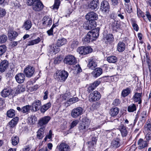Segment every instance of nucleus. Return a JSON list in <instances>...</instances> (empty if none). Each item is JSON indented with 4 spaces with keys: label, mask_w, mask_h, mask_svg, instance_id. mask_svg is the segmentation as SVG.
<instances>
[{
    "label": "nucleus",
    "mask_w": 151,
    "mask_h": 151,
    "mask_svg": "<svg viewBox=\"0 0 151 151\" xmlns=\"http://www.w3.org/2000/svg\"><path fill=\"white\" fill-rule=\"evenodd\" d=\"M7 40V37L5 35L3 34L0 35V43H5Z\"/></svg>",
    "instance_id": "a18cd8bd"
},
{
    "label": "nucleus",
    "mask_w": 151,
    "mask_h": 151,
    "mask_svg": "<svg viewBox=\"0 0 151 151\" xmlns=\"http://www.w3.org/2000/svg\"><path fill=\"white\" fill-rule=\"evenodd\" d=\"M49 47L51 49V51H52L54 52L55 53L58 52L60 51V49L58 48H56V47H55V48L54 47V45H52L49 46Z\"/></svg>",
    "instance_id": "6e6d98bb"
},
{
    "label": "nucleus",
    "mask_w": 151,
    "mask_h": 151,
    "mask_svg": "<svg viewBox=\"0 0 151 151\" xmlns=\"http://www.w3.org/2000/svg\"><path fill=\"white\" fill-rule=\"evenodd\" d=\"M64 62L67 65H73L76 63V60L75 57L71 55H68L65 56Z\"/></svg>",
    "instance_id": "f257e3e1"
},
{
    "label": "nucleus",
    "mask_w": 151,
    "mask_h": 151,
    "mask_svg": "<svg viewBox=\"0 0 151 151\" xmlns=\"http://www.w3.org/2000/svg\"><path fill=\"white\" fill-rule=\"evenodd\" d=\"M8 65L9 63L7 61L4 60L2 61L0 65V72L3 73L8 68Z\"/></svg>",
    "instance_id": "aec40b11"
},
{
    "label": "nucleus",
    "mask_w": 151,
    "mask_h": 151,
    "mask_svg": "<svg viewBox=\"0 0 151 151\" xmlns=\"http://www.w3.org/2000/svg\"><path fill=\"white\" fill-rule=\"evenodd\" d=\"M68 76V73L65 70H62L57 73L55 76V78L60 81H64Z\"/></svg>",
    "instance_id": "20e7f679"
},
{
    "label": "nucleus",
    "mask_w": 151,
    "mask_h": 151,
    "mask_svg": "<svg viewBox=\"0 0 151 151\" xmlns=\"http://www.w3.org/2000/svg\"><path fill=\"white\" fill-rule=\"evenodd\" d=\"M109 22V27L113 31L117 32L119 27V25L117 21L111 18L110 19Z\"/></svg>",
    "instance_id": "f8f14e48"
},
{
    "label": "nucleus",
    "mask_w": 151,
    "mask_h": 151,
    "mask_svg": "<svg viewBox=\"0 0 151 151\" xmlns=\"http://www.w3.org/2000/svg\"><path fill=\"white\" fill-rule=\"evenodd\" d=\"M107 60L110 63H115L117 60V58L114 56L108 57L107 58Z\"/></svg>",
    "instance_id": "58836bf2"
},
{
    "label": "nucleus",
    "mask_w": 151,
    "mask_h": 151,
    "mask_svg": "<svg viewBox=\"0 0 151 151\" xmlns=\"http://www.w3.org/2000/svg\"><path fill=\"white\" fill-rule=\"evenodd\" d=\"M51 104L50 102L43 105L41 107L40 109L41 113H44L51 107Z\"/></svg>",
    "instance_id": "a878e982"
},
{
    "label": "nucleus",
    "mask_w": 151,
    "mask_h": 151,
    "mask_svg": "<svg viewBox=\"0 0 151 151\" xmlns=\"http://www.w3.org/2000/svg\"><path fill=\"white\" fill-rule=\"evenodd\" d=\"M59 151H71L70 147L67 144L61 142L57 146Z\"/></svg>",
    "instance_id": "ddd939ff"
},
{
    "label": "nucleus",
    "mask_w": 151,
    "mask_h": 151,
    "mask_svg": "<svg viewBox=\"0 0 151 151\" xmlns=\"http://www.w3.org/2000/svg\"><path fill=\"white\" fill-rule=\"evenodd\" d=\"M101 9L104 12L108 11L109 9V6L108 2L106 1H104L101 4Z\"/></svg>",
    "instance_id": "a211bd4d"
},
{
    "label": "nucleus",
    "mask_w": 151,
    "mask_h": 151,
    "mask_svg": "<svg viewBox=\"0 0 151 151\" xmlns=\"http://www.w3.org/2000/svg\"><path fill=\"white\" fill-rule=\"evenodd\" d=\"M79 121L78 120H75L73 121L70 125V129H72L76 126L78 123Z\"/></svg>",
    "instance_id": "4d7b16f0"
},
{
    "label": "nucleus",
    "mask_w": 151,
    "mask_h": 151,
    "mask_svg": "<svg viewBox=\"0 0 151 151\" xmlns=\"http://www.w3.org/2000/svg\"><path fill=\"white\" fill-rule=\"evenodd\" d=\"M136 110V106L134 104H132L128 106L127 110L129 112H133Z\"/></svg>",
    "instance_id": "37998d69"
},
{
    "label": "nucleus",
    "mask_w": 151,
    "mask_h": 151,
    "mask_svg": "<svg viewBox=\"0 0 151 151\" xmlns=\"http://www.w3.org/2000/svg\"><path fill=\"white\" fill-rule=\"evenodd\" d=\"M92 49L90 47H79L78 49V52L80 54L85 55L91 52Z\"/></svg>",
    "instance_id": "9d476101"
},
{
    "label": "nucleus",
    "mask_w": 151,
    "mask_h": 151,
    "mask_svg": "<svg viewBox=\"0 0 151 151\" xmlns=\"http://www.w3.org/2000/svg\"><path fill=\"white\" fill-rule=\"evenodd\" d=\"M99 5V0H93L88 5V8L95 10L98 8Z\"/></svg>",
    "instance_id": "4468645a"
},
{
    "label": "nucleus",
    "mask_w": 151,
    "mask_h": 151,
    "mask_svg": "<svg viewBox=\"0 0 151 151\" xmlns=\"http://www.w3.org/2000/svg\"><path fill=\"white\" fill-rule=\"evenodd\" d=\"M145 138L146 141L148 142L149 140H151V133L150 132L148 133L145 135Z\"/></svg>",
    "instance_id": "052dcab7"
},
{
    "label": "nucleus",
    "mask_w": 151,
    "mask_h": 151,
    "mask_svg": "<svg viewBox=\"0 0 151 151\" xmlns=\"http://www.w3.org/2000/svg\"><path fill=\"white\" fill-rule=\"evenodd\" d=\"M99 29L98 27L95 29L92 30L91 31H89L88 33L91 37L92 39H93V40H95L99 36Z\"/></svg>",
    "instance_id": "2eb2a0df"
},
{
    "label": "nucleus",
    "mask_w": 151,
    "mask_h": 151,
    "mask_svg": "<svg viewBox=\"0 0 151 151\" xmlns=\"http://www.w3.org/2000/svg\"><path fill=\"white\" fill-rule=\"evenodd\" d=\"M60 3V0H55V3L53 6L52 9H57L59 8Z\"/></svg>",
    "instance_id": "864d4df0"
},
{
    "label": "nucleus",
    "mask_w": 151,
    "mask_h": 151,
    "mask_svg": "<svg viewBox=\"0 0 151 151\" xmlns=\"http://www.w3.org/2000/svg\"><path fill=\"white\" fill-rule=\"evenodd\" d=\"M35 68L33 66L28 65L24 70V73L26 76L28 78L31 77L35 72Z\"/></svg>",
    "instance_id": "423d86ee"
},
{
    "label": "nucleus",
    "mask_w": 151,
    "mask_h": 151,
    "mask_svg": "<svg viewBox=\"0 0 151 151\" xmlns=\"http://www.w3.org/2000/svg\"><path fill=\"white\" fill-rule=\"evenodd\" d=\"M41 105V103L40 101L38 100H35L32 104V108H35V109H33V111H36L39 110Z\"/></svg>",
    "instance_id": "6ab92c4d"
},
{
    "label": "nucleus",
    "mask_w": 151,
    "mask_h": 151,
    "mask_svg": "<svg viewBox=\"0 0 151 151\" xmlns=\"http://www.w3.org/2000/svg\"><path fill=\"white\" fill-rule=\"evenodd\" d=\"M62 60V58L60 57H57L55 58L54 60V63L55 64H58L60 63Z\"/></svg>",
    "instance_id": "0e129e2a"
},
{
    "label": "nucleus",
    "mask_w": 151,
    "mask_h": 151,
    "mask_svg": "<svg viewBox=\"0 0 151 151\" xmlns=\"http://www.w3.org/2000/svg\"><path fill=\"white\" fill-rule=\"evenodd\" d=\"M86 20L92 22H95V21L97 20L98 16L95 13L93 12H89L86 15Z\"/></svg>",
    "instance_id": "6e6552de"
},
{
    "label": "nucleus",
    "mask_w": 151,
    "mask_h": 151,
    "mask_svg": "<svg viewBox=\"0 0 151 151\" xmlns=\"http://www.w3.org/2000/svg\"><path fill=\"white\" fill-rule=\"evenodd\" d=\"M125 9L127 12L129 14H130L132 12V6L130 4H125Z\"/></svg>",
    "instance_id": "de8ad7c7"
},
{
    "label": "nucleus",
    "mask_w": 151,
    "mask_h": 151,
    "mask_svg": "<svg viewBox=\"0 0 151 151\" xmlns=\"http://www.w3.org/2000/svg\"><path fill=\"white\" fill-rule=\"evenodd\" d=\"M137 16L139 17H142L144 19L145 16L144 15L143 12L139 9H137Z\"/></svg>",
    "instance_id": "5fc2aeb1"
},
{
    "label": "nucleus",
    "mask_w": 151,
    "mask_h": 151,
    "mask_svg": "<svg viewBox=\"0 0 151 151\" xmlns=\"http://www.w3.org/2000/svg\"><path fill=\"white\" fill-rule=\"evenodd\" d=\"M41 41L40 38L38 37L36 39L29 41L28 42L29 46L33 45L39 43Z\"/></svg>",
    "instance_id": "e433bc0d"
},
{
    "label": "nucleus",
    "mask_w": 151,
    "mask_h": 151,
    "mask_svg": "<svg viewBox=\"0 0 151 151\" xmlns=\"http://www.w3.org/2000/svg\"><path fill=\"white\" fill-rule=\"evenodd\" d=\"M89 123L86 122H83L81 124L79 127V130L81 132L83 133L89 129L91 131H94L96 129V128H93L92 129L88 128Z\"/></svg>",
    "instance_id": "7ed1b4c3"
},
{
    "label": "nucleus",
    "mask_w": 151,
    "mask_h": 151,
    "mask_svg": "<svg viewBox=\"0 0 151 151\" xmlns=\"http://www.w3.org/2000/svg\"><path fill=\"white\" fill-rule=\"evenodd\" d=\"M12 91L11 89L9 88H4L1 92V95L3 97H6L11 94Z\"/></svg>",
    "instance_id": "393cba45"
},
{
    "label": "nucleus",
    "mask_w": 151,
    "mask_h": 151,
    "mask_svg": "<svg viewBox=\"0 0 151 151\" xmlns=\"http://www.w3.org/2000/svg\"><path fill=\"white\" fill-rule=\"evenodd\" d=\"M97 66V63L95 60L93 59L90 60L88 65L89 68L91 70H94Z\"/></svg>",
    "instance_id": "cd10ccee"
},
{
    "label": "nucleus",
    "mask_w": 151,
    "mask_h": 151,
    "mask_svg": "<svg viewBox=\"0 0 151 151\" xmlns=\"http://www.w3.org/2000/svg\"><path fill=\"white\" fill-rule=\"evenodd\" d=\"M83 113V109L80 107H77L73 109L71 111V116L74 118H76Z\"/></svg>",
    "instance_id": "39448f33"
},
{
    "label": "nucleus",
    "mask_w": 151,
    "mask_h": 151,
    "mask_svg": "<svg viewBox=\"0 0 151 151\" xmlns=\"http://www.w3.org/2000/svg\"><path fill=\"white\" fill-rule=\"evenodd\" d=\"M130 89L129 88H127L126 89L124 90L122 93V96L124 97L130 93Z\"/></svg>",
    "instance_id": "c03bdc74"
},
{
    "label": "nucleus",
    "mask_w": 151,
    "mask_h": 151,
    "mask_svg": "<svg viewBox=\"0 0 151 151\" xmlns=\"http://www.w3.org/2000/svg\"><path fill=\"white\" fill-rule=\"evenodd\" d=\"M120 101L119 99H116L114 101L112 104L114 105L117 106L120 104Z\"/></svg>",
    "instance_id": "e2e57ef3"
},
{
    "label": "nucleus",
    "mask_w": 151,
    "mask_h": 151,
    "mask_svg": "<svg viewBox=\"0 0 151 151\" xmlns=\"http://www.w3.org/2000/svg\"><path fill=\"white\" fill-rule=\"evenodd\" d=\"M96 22H92L89 21L86 22L83 24V28L87 30H93L96 26Z\"/></svg>",
    "instance_id": "9b49d317"
},
{
    "label": "nucleus",
    "mask_w": 151,
    "mask_h": 151,
    "mask_svg": "<svg viewBox=\"0 0 151 151\" xmlns=\"http://www.w3.org/2000/svg\"><path fill=\"white\" fill-rule=\"evenodd\" d=\"M12 143L13 145H17L19 142V139L17 136H13L12 138Z\"/></svg>",
    "instance_id": "79ce46f5"
},
{
    "label": "nucleus",
    "mask_w": 151,
    "mask_h": 151,
    "mask_svg": "<svg viewBox=\"0 0 151 151\" xmlns=\"http://www.w3.org/2000/svg\"><path fill=\"white\" fill-rule=\"evenodd\" d=\"M8 34V36L11 40L14 39L18 35L17 33L15 31L13 30H9V31Z\"/></svg>",
    "instance_id": "c756f323"
},
{
    "label": "nucleus",
    "mask_w": 151,
    "mask_h": 151,
    "mask_svg": "<svg viewBox=\"0 0 151 151\" xmlns=\"http://www.w3.org/2000/svg\"><path fill=\"white\" fill-rule=\"evenodd\" d=\"M70 93H66L63 95L61 97L62 98V100H66L69 98L70 97Z\"/></svg>",
    "instance_id": "13d9d810"
},
{
    "label": "nucleus",
    "mask_w": 151,
    "mask_h": 151,
    "mask_svg": "<svg viewBox=\"0 0 151 151\" xmlns=\"http://www.w3.org/2000/svg\"><path fill=\"white\" fill-rule=\"evenodd\" d=\"M6 50V47L5 45H2L0 46V56L5 52Z\"/></svg>",
    "instance_id": "8fccbe9b"
},
{
    "label": "nucleus",
    "mask_w": 151,
    "mask_h": 151,
    "mask_svg": "<svg viewBox=\"0 0 151 151\" xmlns=\"http://www.w3.org/2000/svg\"><path fill=\"white\" fill-rule=\"evenodd\" d=\"M66 40L64 38L59 39L57 41L56 45L57 47H60L67 43Z\"/></svg>",
    "instance_id": "bb28decb"
},
{
    "label": "nucleus",
    "mask_w": 151,
    "mask_h": 151,
    "mask_svg": "<svg viewBox=\"0 0 151 151\" xmlns=\"http://www.w3.org/2000/svg\"><path fill=\"white\" fill-rule=\"evenodd\" d=\"M142 94L138 93H136L133 97V99L135 102H138L139 104H140L142 102Z\"/></svg>",
    "instance_id": "b1692460"
},
{
    "label": "nucleus",
    "mask_w": 151,
    "mask_h": 151,
    "mask_svg": "<svg viewBox=\"0 0 151 151\" xmlns=\"http://www.w3.org/2000/svg\"><path fill=\"white\" fill-rule=\"evenodd\" d=\"M93 40V39H92L91 37L90 36L89 34L88 33L86 37L84 39V41L85 42L88 43L91 41H92Z\"/></svg>",
    "instance_id": "3c124183"
},
{
    "label": "nucleus",
    "mask_w": 151,
    "mask_h": 151,
    "mask_svg": "<svg viewBox=\"0 0 151 151\" xmlns=\"http://www.w3.org/2000/svg\"><path fill=\"white\" fill-rule=\"evenodd\" d=\"M79 101V99L77 97H73L64 103L65 106L68 107L73 103H74Z\"/></svg>",
    "instance_id": "4be33fe9"
},
{
    "label": "nucleus",
    "mask_w": 151,
    "mask_h": 151,
    "mask_svg": "<svg viewBox=\"0 0 151 151\" xmlns=\"http://www.w3.org/2000/svg\"><path fill=\"white\" fill-rule=\"evenodd\" d=\"M6 13L5 9H0V18L4 16Z\"/></svg>",
    "instance_id": "bf43d9fd"
},
{
    "label": "nucleus",
    "mask_w": 151,
    "mask_h": 151,
    "mask_svg": "<svg viewBox=\"0 0 151 151\" xmlns=\"http://www.w3.org/2000/svg\"><path fill=\"white\" fill-rule=\"evenodd\" d=\"M32 24L31 22L29 20H27L24 22L22 27L25 30H28L30 28Z\"/></svg>",
    "instance_id": "f704fd0d"
},
{
    "label": "nucleus",
    "mask_w": 151,
    "mask_h": 151,
    "mask_svg": "<svg viewBox=\"0 0 151 151\" xmlns=\"http://www.w3.org/2000/svg\"><path fill=\"white\" fill-rule=\"evenodd\" d=\"M146 15L150 22H151V16L148 11L146 12Z\"/></svg>",
    "instance_id": "774afa93"
},
{
    "label": "nucleus",
    "mask_w": 151,
    "mask_h": 151,
    "mask_svg": "<svg viewBox=\"0 0 151 151\" xmlns=\"http://www.w3.org/2000/svg\"><path fill=\"white\" fill-rule=\"evenodd\" d=\"M42 24L46 26H48L51 25L52 24V20L51 18L48 16H45L42 19Z\"/></svg>",
    "instance_id": "412c9836"
},
{
    "label": "nucleus",
    "mask_w": 151,
    "mask_h": 151,
    "mask_svg": "<svg viewBox=\"0 0 151 151\" xmlns=\"http://www.w3.org/2000/svg\"><path fill=\"white\" fill-rule=\"evenodd\" d=\"M31 106L28 105L23 106L22 108V112L24 113L28 114L30 111Z\"/></svg>",
    "instance_id": "a19ab883"
},
{
    "label": "nucleus",
    "mask_w": 151,
    "mask_h": 151,
    "mask_svg": "<svg viewBox=\"0 0 151 151\" xmlns=\"http://www.w3.org/2000/svg\"><path fill=\"white\" fill-rule=\"evenodd\" d=\"M101 96L99 92L96 91L91 93L89 96L88 99L90 102H93L99 100L101 98Z\"/></svg>",
    "instance_id": "f03ea898"
},
{
    "label": "nucleus",
    "mask_w": 151,
    "mask_h": 151,
    "mask_svg": "<svg viewBox=\"0 0 151 151\" xmlns=\"http://www.w3.org/2000/svg\"><path fill=\"white\" fill-rule=\"evenodd\" d=\"M119 112V109L116 107L111 108L109 114L112 116H114L117 115Z\"/></svg>",
    "instance_id": "473e14b6"
},
{
    "label": "nucleus",
    "mask_w": 151,
    "mask_h": 151,
    "mask_svg": "<svg viewBox=\"0 0 151 151\" xmlns=\"http://www.w3.org/2000/svg\"><path fill=\"white\" fill-rule=\"evenodd\" d=\"M36 0H27V3L29 6L32 5Z\"/></svg>",
    "instance_id": "338daca9"
},
{
    "label": "nucleus",
    "mask_w": 151,
    "mask_h": 151,
    "mask_svg": "<svg viewBox=\"0 0 151 151\" xmlns=\"http://www.w3.org/2000/svg\"><path fill=\"white\" fill-rule=\"evenodd\" d=\"M95 88L94 87V86L91 84L88 88L87 91L88 93H90L93 91Z\"/></svg>",
    "instance_id": "680f3d73"
},
{
    "label": "nucleus",
    "mask_w": 151,
    "mask_h": 151,
    "mask_svg": "<svg viewBox=\"0 0 151 151\" xmlns=\"http://www.w3.org/2000/svg\"><path fill=\"white\" fill-rule=\"evenodd\" d=\"M96 141L97 139L96 138H93L91 141L88 142V144L89 145V147H91L96 144Z\"/></svg>",
    "instance_id": "603ef678"
},
{
    "label": "nucleus",
    "mask_w": 151,
    "mask_h": 151,
    "mask_svg": "<svg viewBox=\"0 0 151 151\" xmlns=\"http://www.w3.org/2000/svg\"><path fill=\"white\" fill-rule=\"evenodd\" d=\"M119 129L121 132L123 137L126 136L127 134V132L126 127L123 124L120 125L119 127Z\"/></svg>",
    "instance_id": "7c9ffc66"
},
{
    "label": "nucleus",
    "mask_w": 151,
    "mask_h": 151,
    "mask_svg": "<svg viewBox=\"0 0 151 151\" xmlns=\"http://www.w3.org/2000/svg\"><path fill=\"white\" fill-rule=\"evenodd\" d=\"M51 119L49 116H45L41 118L38 121V125L40 127H42L45 129L46 125L47 124Z\"/></svg>",
    "instance_id": "1a4fd4ad"
},
{
    "label": "nucleus",
    "mask_w": 151,
    "mask_h": 151,
    "mask_svg": "<svg viewBox=\"0 0 151 151\" xmlns=\"http://www.w3.org/2000/svg\"><path fill=\"white\" fill-rule=\"evenodd\" d=\"M44 5L40 0H36L32 5L33 10L36 12L41 11Z\"/></svg>",
    "instance_id": "0eeeda50"
},
{
    "label": "nucleus",
    "mask_w": 151,
    "mask_h": 151,
    "mask_svg": "<svg viewBox=\"0 0 151 151\" xmlns=\"http://www.w3.org/2000/svg\"><path fill=\"white\" fill-rule=\"evenodd\" d=\"M106 40V43H110L112 41L114 40V37L113 35L111 34H109L105 37Z\"/></svg>",
    "instance_id": "ea45409f"
},
{
    "label": "nucleus",
    "mask_w": 151,
    "mask_h": 151,
    "mask_svg": "<svg viewBox=\"0 0 151 151\" xmlns=\"http://www.w3.org/2000/svg\"><path fill=\"white\" fill-rule=\"evenodd\" d=\"M125 45L123 42H120L117 45V49L119 52H123L125 50Z\"/></svg>",
    "instance_id": "72a5a7b5"
},
{
    "label": "nucleus",
    "mask_w": 151,
    "mask_h": 151,
    "mask_svg": "<svg viewBox=\"0 0 151 151\" xmlns=\"http://www.w3.org/2000/svg\"><path fill=\"white\" fill-rule=\"evenodd\" d=\"M148 53H145V56H144V61H146L148 64V67L150 73L151 72V63H150V60L148 56Z\"/></svg>",
    "instance_id": "2f4dec72"
},
{
    "label": "nucleus",
    "mask_w": 151,
    "mask_h": 151,
    "mask_svg": "<svg viewBox=\"0 0 151 151\" xmlns=\"http://www.w3.org/2000/svg\"><path fill=\"white\" fill-rule=\"evenodd\" d=\"M24 87L22 85H18L16 88V91L17 93H20L24 91Z\"/></svg>",
    "instance_id": "49530a36"
},
{
    "label": "nucleus",
    "mask_w": 151,
    "mask_h": 151,
    "mask_svg": "<svg viewBox=\"0 0 151 151\" xmlns=\"http://www.w3.org/2000/svg\"><path fill=\"white\" fill-rule=\"evenodd\" d=\"M102 73V69L100 68H96L91 73L93 76L95 78H97L100 76Z\"/></svg>",
    "instance_id": "5701e85b"
},
{
    "label": "nucleus",
    "mask_w": 151,
    "mask_h": 151,
    "mask_svg": "<svg viewBox=\"0 0 151 151\" xmlns=\"http://www.w3.org/2000/svg\"><path fill=\"white\" fill-rule=\"evenodd\" d=\"M123 6H120L119 9L118 10L116 14L118 17H119L121 19H123L124 18V13L122 12V9H123Z\"/></svg>",
    "instance_id": "4c0bfd02"
},
{
    "label": "nucleus",
    "mask_w": 151,
    "mask_h": 151,
    "mask_svg": "<svg viewBox=\"0 0 151 151\" xmlns=\"http://www.w3.org/2000/svg\"><path fill=\"white\" fill-rule=\"evenodd\" d=\"M17 82L19 83H23L25 79V76L23 73H19L17 74L15 77Z\"/></svg>",
    "instance_id": "dca6fc26"
},
{
    "label": "nucleus",
    "mask_w": 151,
    "mask_h": 151,
    "mask_svg": "<svg viewBox=\"0 0 151 151\" xmlns=\"http://www.w3.org/2000/svg\"><path fill=\"white\" fill-rule=\"evenodd\" d=\"M18 121V117H16L14 118L9 123V127L11 128L14 127L17 125Z\"/></svg>",
    "instance_id": "c85d7f7f"
},
{
    "label": "nucleus",
    "mask_w": 151,
    "mask_h": 151,
    "mask_svg": "<svg viewBox=\"0 0 151 151\" xmlns=\"http://www.w3.org/2000/svg\"><path fill=\"white\" fill-rule=\"evenodd\" d=\"M44 129L43 128H41L38 130L37 134V137L38 139H42L43 137Z\"/></svg>",
    "instance_id": "c9c22d12"
},
{
    "label": "nucleus",
    "mask_w": 151,
    "mask_h": 151,
    "mask_svg": "<svg viewBox=\"0 0 151 151\" xmlns=\"http://www.w3.org/2000/svg\"><path fill=\"white\" fill-rule=\"evenodd\" d=\"M112 144L114 147H117L119 145V142L115 140H114L112 141Z\"/></svg>",
    "instance_id": "69168bd1"
},
{
    "label": "nucleus",
    "mask_w": 151,
    "mask_h": 151,
    "mask_svg": "<svg viewBox=\"0 0 151 151\" xmlns=\"http://www.w3.org/2000/svg\"><path fill=\"white\" fill-rule=\"evenodd\" d=\"M139 145L138 149H141L148 146V142L146 141H144L142 139H140L138 142Z\"/></svg>",
    "instance_id": "f3484780"
},
{
    "label": "nucleus",
    "mask_w": 151,
    "mask_h": 151,
    "mask_svg": "<svg viewBox=\"0 0 151 151\" xmlns=\"http://www.w3.org/2000/svg\"><path fill=\"white\" fill-rule=\"evenodd\" d=\"M15 115V111L13 109H11L7 111V115L9 117H12Z\"/></svg>",
    "instance_id": "09e8293b"
}]
</instances>
